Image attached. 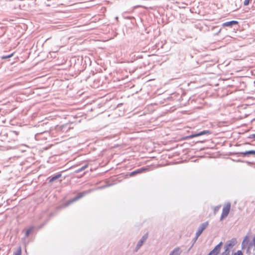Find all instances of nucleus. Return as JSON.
Masks as SVG:
<instances>
[{"instance_id":"nucleus-10","label":"nucleus","mask_w":255,"mask_h":255,"mask_svg":"<svg viewBox=\"0 0 255 255\" xmlns=\"http://www.w3.org/2000/svg\"><path fill=\"white\" fill-rule=\"evenodd\" d=\"M21 248L20 247H19L14 253V255H21Z\"/></svg>"},{"instance_id":"nucleus-3","label":"nucleus","mask_w":255,"mask_h":255,"mask_svg":"<svg viewBox=\"0 0 255 255\" xmlns=\"http://www.w3.org/2000/svg\"><path fill=\"white\" fill-rule=\"evenodd\" d=\"M222 243H220L214 249L211 251L208 255H218L220 252Z\"/></svg>"},{"instance_id":"nucleus-11","label":"nucleus","mask_w":255,"mask_h":255,"mask_svg":"<svg viewBox=\"0 0 255 255\" xmlns=\"http://www.w3.org/2000/svg\"><path fill=\"white\" fill-rule=\"evenodd\" d=\"M208 226V222H207L202 224L199 228H200L203 231Z\"/></svg>"},{"instance_id":"nucleus-13","label":"nucleus","mask_w":255,"mask_h":255,"mask_svg":"<svg viewBox=\"0 0 255 255\" xmlns=\"http://www.w3.org/2000/svg\"><path fill=\"white\" fill-rule=\"evenodd\" d=\"M143 244V241H140L137 245V249L136 250H137Z\"/></svg>"},{"instance_id":"nucleus-24","label":"nucleus","mask_w":255,"mask_h":255,"mask_svg":"<svg viewBox=\"0 0 255 255\" xmlns=\"http://www.w3.org/2000/svg\"><path fill=\"white\" fill-rule=\"evenodd\" d=\"M169 255H172V254H170Z\"/></svg>"},{"instance_id":"nucleus-15","label":"nucleus","mask_w":255,"mask_h":255,"mask_svg":"<svg viewBox=\"0 0 255 255\" xmlns=\"http://www.w3.org/2000/svg\"><path fill=\"white\" fill-rule=\"evenodd\" d=\"M234 255H243V254L241 251H238Z\"/></svg>"},{"instance_id":"nucleus-12","label":"nucleus","mask_w":255,"mask_h":255,"mask_svg":"<svg viewBox=\"0 0 255 255\" xmlns=\"http://www.w3.org/2000/svg\"><path fill=\"white\" fill-rule=\"evenodd\" d=\"M32 230H33L32 228H30L28 229V230H27L26 231V233H25V236L26 237L28 236V235L32 232Z\"/></svg>"},{"instance_id":"nucleus-21","label":"nucleus","mask_w":255,"mask_h":255,"mask_svg":"<svg viewBox=\"0 0 255 255\" xmlns=\"http://www.w3.org/2000/svg\"><path fill=\"white\" fill-rule=\"evenodd\" d=\"M253 245L255 247V236L253 238Z\"/></svg>"},{"instance_id":"nucleus-22","label":"nucleus","mask_w":255,"mask_h":255,"mask_svg":"<svg viewBox=\"0 0 255 255\" xmlns=\"http://www.w3.org/2000/svg\"><path fill=\"white\" fill-rule=\"evenodd\" d=\"M219 209V207H216L215 208V212H216L217 211H218Z\"/></svg>"},{"instance_id":"nucleus-2","label":"nucleus","mask_w":255,"mask_h":255,"mask_svg":"<svg viewBox=\"0 0 255 255\" xmlns=\"http://www.w3.org/2000/svg\"><path fill=\"white\" fill-rule=\"evenodd\" d=\"M230 205L229 204H227L225 206L223 209L222 213L221 216V220L225 218L229 213L230 210Z\"/></svg>"},{"instance_id":"nucleus-9","label":"nucleus","mask_w":255,"mask_h":255,"mask_svg":"<svg viewBox=\"0 0 255 255\" xmlns=\"http://www.w3.org/2000/svg\"><path fill=\"white\" fill-rule=\"evenodd\" d=\"M180 254V249L179 248H177L175 249L170 254H172V255H179Z\"/></svg>"},{"instance_id":"nucleus-5","label":"nucleus","mask_w":255,"mask_h":255,"mask_svg":"<svg viewBox=\"0 0 255 255\" xmlns=\"http://www.w3.org/2000/svg\"><path fill=\"white\" fill-rule=\"evenodd\" d=\"M238 156H240V155H243V156H249L250 155H255V150H249V151H246L245 152H238L237 153Z\"/></svg>"},{"instance_id":"nucleus-14","label":"nucleus","mask_w":255,"mask_h":255,"mask_svg":"<svg viewBox=\"0 0 255 255\" xmlns=\"http://www.w3.org/2000/svg\"><path fill=\"white\" fill-rule=\"evenodd\" d=\"M252 1V0H245L244 1V4L246 6L249 4L250 2Z\"/></svg>"},{"instance_id":"nucleus-6","label":"nucleus","mask_w":255,"mask_h":255,"mask_svg":"<svg viewBox=\"0 0 255 255\" xmlns=\"http://www.w3.org/2000/svg\"><path fill=\"white\" fill-rule=\"evenodd\" d=\"M238 23L237 21L232 20L230 21L226 22L223 23V26L232 27L233 25H236Z\"/></svg>"},{"instance_id":"nucleus-4","label":"nucleus","mask_w":255,"mask_h":255,"mask_svg":"<svg viewBox=\"0 0 255 255\" xmlns=\"http://www.w3.org/2000/svg\"><path fill=\"white\" fill-rule=\"evenodd\" d=\"M211 133V131H210L209 130H203V131H200L197 133L191 134L188 136V137L190 138H192L194 137L201 136V135H205V134H210Z\"/></svg>"},{"instance_id":"nucleus-18","label":"nucleus","mask_w":255,"mask_h":255,"mask_svg":"<svg viewBox=\"0 0 255 255\" xmlns=\"http://www.w3.org/2000/svg\"><path fill=\"white\" fill-rule=\"evenodd\" d=\"M147 238V235H145L142 237V238L140 240V241H143V243L146 240Z\"/></svg>"},{"instance_id":"nucleus-17","label":"nucleus","mask_w":255,"mask_h":255,"mask_svg":"<svg viewBox=\"0 0 255 255\" xmlns=\"http://www.w3.org/2000/svg\"><path fill=\"white\" fill-rule=\"evenodd\" d=\"M13 55V54H11L10 55H7V56H3L1 57L2 59H6L9 57H11Z\"/></svg>"},{"instance_id":"nucleus-23","label":"nucleus","mask_w":255,"mask_h":255,"mask_svg":"<svg viewBox=\"0 0 255 255\" xmlns=\"http://www.w3.org/2000/svg\"><path fill=\"white\" fill-rule=\"evenodd\" d=\"M56 175L60 176V175H61V174H57Z\"/></svg>"},{"instance_id":"nucleus-20","label":"nucleus","mask_w":255,"mask_h":255,"mask_svg":"<svg viewBox=\"0 0 255 255\" xmlns=\"http://www.w3.org/2000/svg\"><path fill=\"white\" fill-rule=\"evenodd\" d=\"M249 138H255V134H253L250 135V136H249Z\"/></svg>"},{"instance_id":"nucleus-19","label":"nucleus","mask_w":255,"mask_h":255,"mask_svg":"<svg viewBox=\"0 0 255 255\" xmlns=\"http://www.w3.org/2000/svg\"><path fill=\"white\" fill-rule=\"evenodd\" d=\"M59 176H53L50 180L49 181L51 182L52 181H54L55 180L57 179Z\"/></svg>"},{"instance_id":"nucleus-7","label":"nucleus","mask_w":255,"mask_h":255,"mask_svg":"<svg viewBox=\"0 0 255 255\" xmlns=\"http://www.w3.org/2000/svg\"><path fill=\"white\" fill-rule=\"evenodd\" d=\"M85 192L80 193L78 194V195L75 197L74 198H73L71 201H70V203H72L74 201H76L79 199L80 198H82L84 195H85Z\"/></svg>"},{"instance_id":"nucleus-16","label":"nucleus","mask_w":255,"mask_h":255,"mask_svg":"<svg viewBox=\"0 0 255 255\" xmlns=\"http://www.w3.org/2000/svg\"><path fill=\"white\" fill-rule=\"evenodd\" d=\"M203 231L200 229L199 228L198 230V231L197 232V236L198 237L199 236H200L201 233H202Z\"/></svg>"},{"instance_id":"nucleus-8","label":"nucleus","mask_w":255,"mask_h":255,"mask_svg":"<svg viewBox=\"0 0 255 255\" xmlns=\"http://www.w3.org/2000/svg\"><path fill=\"white\" fill-rule=\"evenodd\" d=\"M249 242V238L246 236L244 238V240H243V241L242 242V248L243 249L245 248L248 245Z\"/></svg>"},{"instance_id":"nucleus-1","label":"nucleus","mask_w":255,"mask_h":255,"mask_svg":"<svg viewBox=\"0 0 255 255\" xmlns=\"http://www.w3.org/2000/svg\"><path fill=\"white\" fill-rule=\"evenodd\" d=\"M150 169V168L148 167H142L131 172L128 175H135L137 174L146 173L147 171L149 170ZM126 175H128L126 174Z\"/></svg>"}]
</instances>
